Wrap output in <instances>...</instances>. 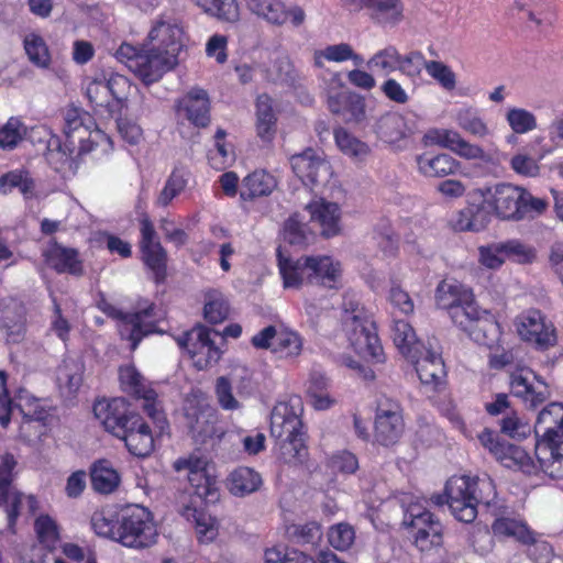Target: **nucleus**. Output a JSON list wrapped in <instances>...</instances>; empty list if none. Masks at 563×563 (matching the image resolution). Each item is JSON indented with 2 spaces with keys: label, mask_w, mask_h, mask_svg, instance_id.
Returning <instances> with one entry per match:
<instances>
[{
  "label": "nucleus",
  "mask_w": 563,
  "mask_h": 563,
  "mask_svg": "<svg viewBox=\"0 0 563 563\" xmlns=\"http://www.w3.org/2000/svg\"><path fill=\"white\" fill-rule=\"evenodd\" d=\"M341 324L350 346L356 354L377 363L383 362V347L374 321L354 297L344 296Z\"/></svg>",
  "instance_id": "obj_4"
},
{
  "label": "nucleus",
  "mask_w": 563,
  "mask_h": 563,
  "mask_svg": "<svg viewBox=\"0 0 563 563\" xmlns=\"http://www.w3.org/2000/svg\"><path fill=\"white\" fill-rule=\"evenodd\" d=\"M121 477L111 463L101 460L93 464L91 468V484L92 488L100 494H111L120 485Z\"/></svg>",
  "instance_id": "obj_47"
},
{
  "label": "nucleus",
  "mask_w": 563,
  "mask_h": 563,
  "mask_svg": "<svg viewBox=\"0 0 563 563\" xmlns=\"http://www.w3.org/2000/svg\"><path fill=\"white\" fill-rule=\"evenodd\" d=\"M420 174L426 177H445L455 174L461 164L449 154H421L416 158Z\"/></svg>",
  "instance_id": "obj_37"
},
{
  "label": "nucleus",
  "mask_w": 563,
  "mask_h": 563,
  "mask_svg": "<svg viewBox=\"0 0 563 563\" xmlns=\"http://www.w3.org/2000/svg\"><path fill=\"white\" fill-rule=\"evenodd\" d=\"M9 406V419L10 415L13 413L15 410H18L23 418L45 419L47 416L45 406L42 404V400L35 398L26 390H20L14 401H10Z\"/></svg>",
  "instance_id": "obj_54"
},
{
  "label": "nucleus",
  "mask_w": 563,
  "mask_h": 563,
  "mask_svg": "<svg viewBox=\"0 0 563 563\" xmlns=\"http://www.w3.org/2000/svg\"><path fill=\"white\" fill-rule=\"evenodd\" d=\"M310 285L328 289L340 286L343 268L340 261L330 255H309Z\"/></svg>",
  "instance_id": "obj_27"
},
{
  "label": "nucleus",
  "mask_w": 563,
  "mask_h": 563,
  "mask_svg": "<svg viewBox=\"0 0 563 563\" xmlns=\"http://www.w3.org/2000/svg\"><path fill=\"white\" fill-rule=\"evenodd\" d=\"M302 338L298 332L282 328L278 330L273 344V353L280 358H292L300 355L302 351Z\"/></svg>",
  "instance_id": "obj_53"
},
{
  "label": "nucleus",
  "mask_w": 563,
  "mask_h": 563,
  "mask_svg": "<svg viewBox=\"0 0 563 563\" xmlns=\"http://www.w3.org/2000/svg\"><path fill=\"white\" fill-rule=\"evenodd\" d=\"M114 56L145 85L158 81L178 65V59L168 58L150 47L137 48L128 43L121 44Z\"/></svg>",
  "instance_id": "obj_7"
},
{
  "label": "nucleus",
  "mask_w": 563,
  "mask_h": 563,
  "mask_svg": "<svg viewBox=\"0 0 563 563\" xmlns=\"http://www.w3.org/2000/svg\"><path fill=\"white\" fill-rule=\"evenodd\" d=\"M404 523L415 530V544L421 551L438 547L442 542V525L421 504L409 505L405 512Z\"/></svg>",
  "instance_id": "obj_15"
},
{
  "label": "nucleus",
  "mask_w": 563,
  "mask_h": 563,
  "mask_svg": "<svg viewBox=\"0 0 563 563\" xmlns=\"http://www.w3.org/2000/svg\"><path fill=\"white\" fill-rule=\"evenodd\" d=\"M216 340L223 339L218 332L205 325L194 327L176 338L178 346L187 352L198 369H206L220 360L221 350Z\"/></svg>",
  "instance_id": "obj_12"
},
{
  "label": "nucleus",
  "mask_w": 563,
  "mask_h": 563,
  "mask_svg": "<svg viewBox=\"0 0 563 563\" xmlns=\"http://www.w3.org/2000/svg\"><path fill=\"white\" fill-rule=\"evenodd\" d=\"M121 526L118 543L125 548L142 550L152 547L157 540V528L152 512L140 505L121 509Z\"/></svg>",
  "instance_id": "obj_9"
},
{
  "label": "nucleus",
  "mask_w": 563,
  "mask_h": 563,
  "mask_svg": "<svg viewBox=\"0 0 563 563\" xmlns=\"http://www.w3.org/2000/svg\"><path fill=\"white\" fill-rule=\"evenodd\" d=\"M422 351L416 357L407 360L415 365L421 384L437 388L445 375L444 363L441 355L431 347L423 346Z\"/></svg>",
  "instance_id": "obj_28"
},
{
  "label": "nucleus",
  "mask_w": 563,
  "mask_h": 563,
  "mask_svg": "<svg viewBox=\"0 0 563 563\" xmlns=\"http://www.w3.org/2000/svg\"><path fill=\"white\" fill-rule=\"evenodd\" d=\"M426 145H438L446 148L466 161H479L487 166H499L500 154L486 152L477 143H472L452 129H431L423 136Z\"/></svg>",
  "instance_id": "obj_11"
},
{
  "label": "nucleus",
  "mask_w": 563,
  "mask_h": 563,
  "mask_svg": "<svg viewBox=\"0 0 563 563\" xmlns=\"http://www.w3.org/2000/svg\"><path fill=\"white\" fill-rule=\"evenodd\" d=\"M187 184L188 173L184 169L175 168L157 196L156 205L162 208L169 206L173 199L185 190Z\"/></svg>",
  "instance_id": "obj_58"
},
{
  "label": "nucleus",
  "mask_w": 563,
  "mask_h": 563,
  "mask_svg": "<svg viewBox=\"0 0 563 563\" xmlns=\"http://www.w3.org/2000/svg\"><path fill=\"white\" fill-rule=\"evenodd\" d=\"M439 308L449 311L455 325L467 333L477 344L489 350L500 345L501 329L495 316L481 309L474 300L472 289L457 280H442L435 290Z\"/></svg>",
  "instance_id": "obj_2"
},
{
  "label": "nucleus",
  "mask_w": 563,
  "mask_h": 563,
  "mask_svg": "<svg viewBox=\"0 0 563 563\" xmlns=\"http://www.w3.org/2000/svg\"><path fill=\"white\" fill-rule=\"evenodd\" d=\"M69 143L62 144L56 135H52L47 141L46 161L64 178L73 176L78 169V161L73 156L74 150H70Z\"/></svg>",
  "instance_id": "obj_35"
},
{
  "label": "nucleus",
  "mask_w": 563,
  "mask_h": 563,
  "mask_svg": "<svg viewBox=\"0 0 563 563\" xmlns=\"http://www.w3.org/2000/svg\"><path fill=\"white\" fill-rule=\"evenodd\" d=\"M350 12L366 10L371 20L382 27H395L405 20L402 0H343Z\"/></svg>",
  "instance_id": "obj_19"
},
{
  "label": "nucleus",
  "mask_w": 563,
  "mask_h": 563,
  "mask_svg": "<svg viewBox=\"0 0 563 563\" xmlns=\"http://www.w3.org/2000/svg\"><path fill=\"white\" fill-rule=\"evenodd\" d=\"M426 71L444 90L452 91L456 88V74L443 62L430 59Z\"/></svg>",
  "instance_id": "obj_64"
},
{
  "label": "nucleus",
  "mask_w": 563,
  "mask_h": 563,
  "mask_svg": "<svg viewBox=\"0 0 563 563\" xmlns=\"http://www.w3.org/2000/svg\"><path fill=\"white\" fill-rule=\"evenodd\" d=\"M492 529L494 534L499 538H512L521 544L533 542V531L520 519L509 517L497 518Z\"/></svg>",
  "instance_id": "obj_46"
},
{
  "label": "nucleus",
  "mask_w": 563,
  "mask_h": 563,
  "mask_svg": "<svg viewBox=\"0 0 563 563\" xmlns=\"http://www.w3.org/2000/svg\"><path fill=\"white\" fill-rule=\"evenodd\" d=\"M276 186L277 181L273 175L265 170H255L243 179L240 197L243 200H252L257 197L268 196Z\"/></svg>",
  "instance_id": "obj_44"
},
{
  "label": "nucleus",
  "mask_w": 563,
  "mask_h": 563,
  "mask_svg": "<svg viewBox=\"0 0 563 563\" xmlns=\"http://www.w3.org/2000/svg\"><path fill=\"white\" fill-rule=\"evenodd\" d=\"M260 473L247 466H240L232 471L227 479L228 490L236 497L253 494L262 486Z\"/></svg>",
  "instance_id": "obj_41"
},
{
  "label": "nucleus",
  "mask_w": 563,
  "mask_h": 563,
  "mask_svg": "<svg viewBox=\"0 0 563 563\" xmlns=\"http://www.w3.org/2000/svg\"><path fill=\"white\" fill-rule=\"evenodd\" d=\"M264 563H318L305 553L288 549L284 545H276L266 549Z\"/></svg>",
  "instance_id": "obj_61"
},
{
  "label": "nucleus",
  "mask_w": 563,
  "mask_h": 563,
  "mask_svg": "<svg viewBox=\"0 0 563 563\" xmlns=\"http://www.w3.org/2000/svg\"><path fill=\"white\" fill-rule=\"evenodd\" d=\"M445 501L454 518L471 523L477 517V507H490L497 497L494 481L488 477L452 476L445 485Z\"/></svg>",
  "instance_id": "obj_3"
},
{
  "label": "nucleus",
  "mask_w": 563,
  "mask_h": 563,
  "mask_svg": "<svg viewBox=\"0 0 563 563\" xmlns=\"http://www.w3.org/2000/svg\"><path fill=\"white\" fill-rule=\"evenodd\" d=\"M130 89L128 77L103 71L87 82L86 96L97 114L117 118L126 107Z\"/></svg>",
  "instance_id": "obj_5"
},
{
  "label": "nucleus",
  "mask_w": 563,
  "mask_h": 563,
  "mask_svg": "<svg viewBox=\"0 0 563 563\" xmlns=\"http://www.w3.org/2000/svg\"><path fill=\"white\" fill-rule=\"evenodd\" d=\"M230 312V306L224 295L211 289L205 295L203 313L208 322L217 324L223 322Z\"/></svg>",
  "instance_id": "obj_57"
},
{
  "label": "nucleus",
  "mask_w": 563,
  "mask_h": 563,
  "mask_svg": "<svg viewBox=\"0 0 563 563\" xmlns=\"http://www.w3.org/2000/svg\"><path fill=\"white\" fill-rule=\"evenodd\" d=\"M484 203L494 214L503 220H520V199L522 187L500 183L487 188L483 194Z\"/></svg>",
  "instance_id": "obj_21"
},
{
  "label": "nucleus",
  "mask_w": 563,
  "mask_h": 563,
  "mask_svg": "<svg viewBox=\"0 0 563 563\" xmlns=\"http://www.w3.org/2000/svg\"><path fill=\"white\" fill-rule=\"evenodd\" d=\"M101 309L118 320V330L123 340L131 343L135 350L142 339L157 332V323L164 319L163 311L154 303L147 301L139 303L133 313H125L110 303H102Z\"/></svg>",
  "instance_id": "obj_8"
},
{
  "label": "nucleus",
  "mask_w": 563,
  "mask_h": 563,
  "mask_svg": "<svg viewBox=\"0 0 563 563\" xmlns=\"http://www.w3.org/2000/svg\"><path fill=\"white\" fill-rule=\"evenodd\" d=\"M276 120L272 98L267 95L258 96L256 101V131L262 140H272L276 130Z\"/></svg>",
  "instance_id": "obj_49"
},
{
  "label": "nucleus",
  "mask_w": 563,
  "mask_h": 563,
  "mask_svg": "<svg viewBox=\"0 0 563 563\" xmlns=\"http://www.w3.org/2000/svg\"><path fill=\"white\" fill-rule=\"evenodd\" d=\"M85 364L79 357H65L56 369V384L62 396L73 398L84 383Z\"/></svg>",
  "instance_id": "obj_30"
},
{
  "label": "nucleus",
  "mask_w": 563,
  "mask_h": 563,
  "mask_svg": "<svg viewBox=\"0 0 563 563\" xmlns=\"http://www.w3.org/2000/svg\"><path fill=\"white\" fill-rule=\"evenodd\" d=\"M278 268L285 288L299 289L303 285H310L309 256L299 258L284 257L278 250Z\"/></svg>",
  "instance_id": "obj_34"
},
{
  "label": "nucleus",
  "mask_w": 563,
  "mask_h": 563,
  "mask_svg": "<svg viewBox=\"0 0 563 563\" xmlns=\"http://www.w3.org/2000/svg\"><path fill=\"white\" fill-rule=\"evenodd\" d=\"M334 140L339 150L354 161H364L369 154L368 145L356 139L343 128L334 130Z\"/></svg>",
  "instance_id": "obj_55"
},
{
  "label": "nucleus",
  "mask_w": 563,
  "mask_h": 563,
  "mask_svg": "<svg viewBox=\"0 0 563 563\" xmlns=\"http://www.w3.org/2000/svg\"><path fill=\"white\" fill-rule=\"evenodd\" d=\"M301 400L291 398L275 405L271 413V434L276 442L305 437L301 413Z\"/></svg>",
  "instance_id": "obj_17"
},
{
  "label": "nucleus",
  "mask_w": 563,
  "mask_h": 563,
  "mask_svg": "<svg viewBox=\"0 0 563 563\" xmlns=\"http://www.w3.org/2000/svg\"><path fill=\"white\" fill-rule=\"evenodd\" d=\"M209 99L205 90L191 89L177 102V111L184 114L196 126L203 128L210 121Z\"/></svg>",
  "instance_id": "obj_33"
},
{
  "label": "nucleus",
  "mask_w": 563,
  "mask_h": 563,
  "mask_svg": "<svg viewBox=\"0 0 563 563\" xmlns=\"http://www.w3.org/2000/svg\"><path fill=\"white\" fill-rule=\"evenodd\" d=\"M44 257L47 265L58 273L79 275L82 272V264L75 249L54 242L44 251Z\"/></svg>",
  "instance_id": "obj_36"
},
{
  "label": "nucleus",
  "mask_w": 563,
  "mask_h": 563,
  "mask_svg": "<svg viewBox=\"0 0 563 563\" xmlns=\"http://www.w3.org/2000/svg\"><path fill=\"white\" fill-rule=\"evenodd\" d=\"M504 254L506 261L514 262L520 265L532 264L537 258V250L519 239H509L503 241Z\"/></svg>",
  "instance_id": "obj_59"
},
{
  "label": "nucleus",
  "mask_w": 563,
  "mask_h": 563,
  "mask_svg": "<svg viewBox=\"0 0 563 563\" xmlns=\"http://www.w3.org/2000/svg\"><path fill=\"white\" fill-rule=\"evenodd\" d=\"M34 531L37 542L48 552H53L59 541V528L56 520L49 515H40L34 521Z\"/></svg>",
  "instance_id": "obj_52"
},
{
  "label": "nucleus",
  "mask_w": 563,
  "mask_h": 563,
  "mask_svg": "<svg viewBox=\"0 0 563 563\" xmlns=\"http://www.w3.org/2000/svg\"><path fill=\"white\" fill-rule=\"evenodd\" d=\"M242 1L253 15L271 25L280 26L287 22L286 4L282 0Z\"/></svg>",
  "instance_id": "obj_42"
},
{
  "label": "nucleus",
  "mask_w": 563,
  "mask_h": 563,
  "mask_svg": "<svg viewBox=\"0 0 563 563\" xmlns=\"http://www.w3.org/2000/svg\"><path fill=\"white\" fill-rule=\"evenodd\" d=\"M64 121L67 143L73 147L78 144V155L91 153L95 158H101L113 150L111 139L96 126L88 113L69 108L65 111Z\"/></svg>",
  "instance_id": "obj_6"
},
{
  "label": "nucleus",
  "mask_w": 563,
  "mask_h": 563,
  "mask_svg": "<svg viewBox=\"0 0 563 563\" xmlns=\"http://www.w3.org/2000/svg\"><path fill=\"white\" fill-rule=\"evenodd\" d=\"M519 338L539 351H547L558 342L556 329L540 310L528 309L516 317Z\"/></svg>",
  "instance_id": "obj_13"
},
{
  "label": "nucleus",
  "mask_w": 563,
  "mask_h": 563,
  "mask_svg": "<svg viewBox=\"0 0 563 563\" xmlns=\"http://www.w3.org/2000/svg\"><path fill=\"white\" fill-rule=\"evenodd\" d=\"M371 71L389 76L400 68V52L395 45H386L376 51L366 62Z\"/></svg>",
  "instance_id": "obj_48"
},
{
  "label": "nucleus",
  "mask_w": 563,
  "mask_h": 563,
  "mask_svg": "<svg viewBox=\"0 0 563 563\" xmlns=\"http://www.w3.org/2000/svg\"><path fill=\"white\" fill-rule=\"evenodd\" d=\"M374 427L377 443L384 446L396 444L405 430L399 402L388 398L380 400L377 405Z\"/></svg>",
  "instance_id": "obj_18"
},
{
  "label": "nucleus",
  "mask_w": 563,
  "mask_h": 563,
  "mask_svg": "<svg viewBox=\"0 0 563 563\" xmlns=\"http://www.w3.org/2000/svg\"><path fill=\"white\" fill-rule=\"evenodd\" d=\"M453 120L462 131L474 137L486 139L494 134L482 109L473 104L463 103L456 108L453 112Z\"/></svg>",
  "instance_id": "obj_32"
},
{
  "label": "nucleus",
  "mask_w": 563,
  "mask_h": 563,
  "mask_svg": "<svg viewBox=\"0 0 563 563\" xmlns=\"http://www.w3.org/2000/svg\"><path fill=\"white\" fill-rule=\"evenodd\" d=\"M328 108L346 122H360L365 117V100L345 88L340 73H333L327 85Z\"/></svg>",
  "instance_id": "obj_14"
},
{
  "label": "nucleus",
  "mask_w": 563,
  "mask_h": 563,
  "mask_svg": "<svg viewBox=\"0 0 563 563\" xmlns=\"http://www.w3.org/2000/svg\"><path fill=\"white\" fill-rule=\"evenodd\" d=\"M140 230L143 262L152 271L156 282L163 280L166 275V252L158 241L153 223L147 218L142 219Z\"/></svg>",
  "instance_id": "obj_25"
},
{
  "label": "nucleus",
  "mask_w": 563,
  "mask_h": 563,
  "mask_svg": "<svg viewBox=\"0 0 563 563\" xmlns=\"http://www.w3.org/2000/svg\"><path fill=\"white\" fill-rule=\"evenodd\" d=\"M412 133L406 118L400 113H387L377 124V134L384 142L396 145Z\"/></svg>",
  "instance_id": "obj_43"
},
{
  "label": "nucleus",
  "mask_w": 563,
  "mask_h": 563,
  "mask_svg": "<svg viewBox=\"0 0 563 563\" xmlns=\"http://www.w3.org/2000/svg\"><path fill=\"white\" fill-rule=\"evenodd\" d=\"M306 210L323 238H334L343 232V211L338 202L314 198L306 206Z\"/></svg>",
  "instance_id": "obj_23"
},
{
  "label": "nucleus",
  "mask_w": 563,
  "mask_h": 563,
  "mask_svg": "<svg viewBox=\"0 0 563 563\" xmlns=\"http://www.w3.org/2000/svg\"><path fill=\"white\" fill-rule=\"evenodd\" d=\"M504 118L514 134H528L538 128L537 115L522 107H507Z\"/></svg>",
  "instance_id": "obj_50"
},
{
  "label": "nucleus",
  "mask_w": 563,
  "mask_h": 563,
  "mask_svg": "<svg viewBox=\"0 0 563 563\" xmlns=\"http://www.w3.org/2000/svg\"><path fill=\"white\" fill-rule=\"evenodd\" d=\"M486 220L479 210L474 208H465L459 211L452 219V227L455 231H473L478 232L485 229Z\"/></svg>",
  "instance_id": "obj_63"
},
{
  "label": "nucleus",
  "mask_w": 563,
  "mask_h": 563,
  "mask_svg": "<svg viewBox=\"0 0 563 563\" xmlns=\"http://www.w3.org/2000/svg\"><path fill=\"white\" fill-rule=\"evenodd\" d=\"M294 173L305 184L317 186L324 184L332 175L331 166L325 161L323 153L313 148H307L290 157Z\"/></svg>",
  "instance_id": "obj_22"
},
{
  "label": "nucleus",
  "mask_w": 563,
  "mask_h": 563,
  "mask_svg": "<svg viewBox=\"0 0 563 563\" xmlns=\"http://www.w3.org/2000/svg\"><path fill=\"white\" fill-rule=\"evenodd\" d=\"M313 65L322 68L325 62L344 63L351 60L355 66L364 64V57L356 53L351 44L341 42L338 44L327 45L323 48L313 52Z\"/></svg>",
  "instance_id": "obj_39"
},
{
  "label": "nucleus",
  "mask_w": 563,
  "mask_h": 563,
  "mask_svg": "<svg viewBox=\"0 0 563 563\" xmlns=\"http://www.w3.org/2000/svg\"><path fill=\"white\" fill-rule=\"evenodd\" d=\"M146 46L162 55L179 60L184 48V30L174 19L159 16L147 34Z\"/></svg>",
  "instance_id": "obj_16"
},
{
  "label": "nucleus",
  "mask_w": 563,
  "mask_h": 563,
  "mask_svg": "<svg viewBox=\"0 0 563 563\" xmlns=\"http://www.w3.org/2000/svg\"><path fill=\"white\" fill-rule=\"evenodd\" d=\"M121 510L113 507H104L96 510L91 516V528L101 538L118 542L121 526Z\"/></svg>",
  "instance_id": "obj_45"
},
{
  "label": "nucleus",
  "mask_w": 563,
  "mask_h": 563,
  "mask_svg": "<svg viewBox=\"0 0 563 563\" xmlns=\"http://www.w3.org/2000/svg\"><path fill=\"white\" fill-rule=\"evenodd\" d=\"M534 432L536 457L515 444L501 441L499 435L488 429L478 435L481 444L505 467L526 474L543 472L551 478H563V404L552 402L538 415Z\"/></svg>",
  "instance_id": "obj_1"
},
{
  "label": "nucleus",
  "mask_w": 563,
  "mask_h": 563,
  "mask_svg": "<svg viewBox=\"0 0 563 563\" xmlns=\"http://www.w3.org/2000/svg\"><path fill=\"white\" fill-rule=\"evenodd\" d=\"M285 241L291 245L305 246L309 243L311 232L306 223L299 218L298 213L290 216L283 230Z\"/></svg>",
  "instance_id": "obj_62"
},
{
  "label": "nucleus",
  "mask_w": 563,
  "mask_h": 563,
  "mask_svg": "<svg viewBox=\"0 0 563 563\" xmlns=\"http://www.w3.org/2000/svg\"><path fill=\"white\" fill-rule=\"evenodd\" d=\"M23 506L27 508L30 514H35L40 508V503L34 495H24L21 492L12 494V500L5 509L8 529L11 532H14V527Z\"/></svg>",
  "instance_id": "obj_60"
},
{
  "label": "nucleus",
  "mask_w": 563,
  "mask_h": 563,
  "mask_svg": "<svg viewBox=\"0 0 563 563\" xmlns=\"http://www.w3.org/2000/svg\"><path fill=\"white\" fill-rule=\"evenodd\" d=\"M510 389L514 396L531 407H537L550 396L548 385L529 368H518L511 373Z\"/></svg>",
  "instance_id": "obj_26"
},
{
  "label": "nucleus",
  "mask_w": 563,
  "mask_h": 563,
  "mask_svg": "<svg viewBox=\"0 0 563 563\" xmlns=\"http://www.w3.org/2000/svg\"><path fill=\"white\" fill-rule=\"evenodd\" d=\"M207 14L224 22H236L240 10L236 0H195Z\"/></svg>",
  "instance_id": "obj_56"
},
{
  "label": "nucleus",
  "mask_w": 563,
  "mask_h": 563,
  "mask_svg": "<svg viewBox=\"0 0 563 563\" xmlns=\"http://www.w3.org/2000/svg\"><path fill=\"white\" fill-rule=\"evenodd\" d=\"M129 452L139 457L148 456L154 450V438L148 424L137 415L126 428L125 434L118 437Z\"/></svg>",
  "instance_id": "obj_31"
},
{
  "label": "nucleus",
  "mask_w": 563,
  "mask_h": 563,
  "mask_svg": "<svg viewBox=\"0 0 563 563\" xmlns=\"http://www.w3.org/2000/svg\"><path fill=\"white\" fill-rule=\"evenodd\" d=\"M174 468L187 473L188 482L200 504H211L219 499L217 474L209 459L191 454L176 460Z\"/></svg>",
  "instance_id": "obj_10"
},
{
  "label": "nucleus",
  "mask_w": 563,
  "mask_h": 563,
  "mask_svg": "<svg viewBox=\"0 0 563 563\" xmlns=\"http://www.w3.org/2000/svg\"><path fill=\"white\" fill-rule=\"evenodd\" d=\"M278 460L289 466H299L308 457L305 437L276 442Z\"/></svg>",
  "instance_id": "obj_51"
},
{
  "label": "nucleus",
  "mask_w": 563,
  "mask_h": 563,
  "mask_svg": "<svg viewBox=\"0 0 563 563\" xmlns=\"http://www.w3.org/2000/svg\"><path fill=\"white\" fill-rule=\"evenodd\" d=\"M121 387L124 391L143 399V409L154 420L162 418L161 407L156 401V393L150 388L144 377L134 365L128 364L119 369Z\"/></svg>",
  "instance_id": "obj_24"
},
{
  "label": "nucleus",
  "mask_w": 563,
  "mask_h": 563,
  "mask_svg": "<svg viewBox=\"0 0 563 563\" xmlns=\"http://www.w3.org/2000/svg\"><path fill=\"white\" fill-rule=\"evenodd\" d=\"M185 417L192 433L208 435L213 431L214 410L200 401L188 400Z\"/></svg>",
  "instance_id": "obj_40"
},
{
  "label": "nucleus",
  "mask_w": 563,
  "mask_h": 563,
  "mask_svg": "<svg viewBox=\"0 0 563 563\" xmlns=\"http://www.w3.org/2000/svg\"><path fill=\"white\" fill-rule=\"evenodd\" d=\"M390 331L394 344L404 357L412 358L418 352H423L426 345L417 339L413 328L406 320L393 319Z\"/></svg>",
  "instance_id": "obj_38"
},
{
  "label": "nucleus",
  "mask_w": 563,
  "mask_h": 563,
  "mask_svg": "<svg viewBox=\"0 0 563 563\" xmlns=\"http://www.w3.org/2000/svg\"><path fill=\"white\" fill-rule=\"evenodd\" d=\"M93 415L106 431L119 437L125 434L130 422L137 417L130 410L124 398L99 399L93 405Z\"/></svg>",
  "instance_id": "obj_20"
},
{
  "label": "nucleus",
  "mask_w": 563,
  "mask_h": 563,
  "mask_svg": "<svg viewBox=\"0 0 563 563\" xmlns=\"http://www.w3.org/2000/svg\"><path fill=\"white\" fill-rule=\"evenodd\" d=\"M180 515L187 521L192 522L200 543H210L217 539L219 534L218 520L208 514L201 505H197L196 499L184 505Z\"/></svg>",
  "instance_id": "obj_29"
}]
</instances>
